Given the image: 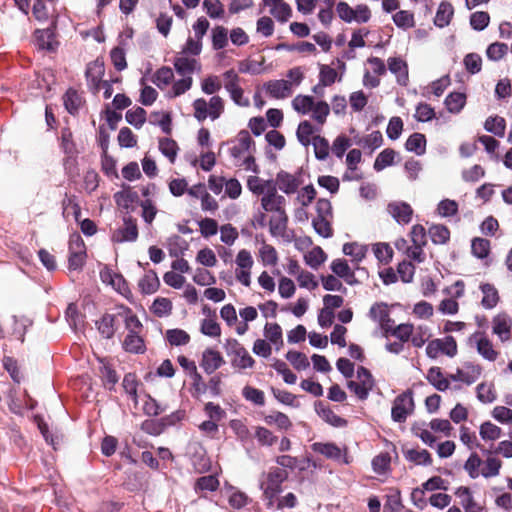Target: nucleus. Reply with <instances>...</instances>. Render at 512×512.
<instances>
[{
  "label": "nucleus",
  "instance_id": "obj_50",
  "mask_svg": "<svg viewBox=\"0 0 512 512\" xmlns=\"http://www.w3.org/2000/svg\"><path fill=\"white\" fill-rule=\"evenodd\" d=\"M200 331L202 334L212 338H218L221 335V327L213 318L203 319L201 321Z\"/></svg>",
  "mask_w": 512,
  "mask_h": 512
},
{
  "label": "nucleus",
  "instance_id": "obj_47",
  "mask_svg": "<svg viewBox=\"0 0 512 512\" xmlns=\"http://www.w3.org/2000/svg\"><path fill=\"white\" fill-rule=\"evenodd\" d=\"M173 79V70L169 67H162L154 74L153 82L160 89H164L173 81Z\"/></svg>",
  "mask_w": 512,
  "mask_h": 512
},
{
  "label": "nucleus",
  "instance_id": "obj_8",
  "mask_svg": "<svg viewBox=\"0 0 512 512\" xmlns=\"http://www.w3.org/2000/svg\"><path fill=\"white\" fill-rule=\"evenodd\" d=\"M414 410V401L410 392H404L393 402L391 416L396 422H404Z\"/></svg>",
  "mask_w": 512,
  "mask_h": 512
},
{
  "label": "nucleus",
  "instance_id": "obj_9",
  "mask_svg": "<svg viewBox=\"0 0 512 512\" xmlns=\"http://www.w3.org/2000/svg\"><path fill=\"white\" fill-rule=\"evenodd\" d=\"M373 387V379L370 372L364 367L357 370V380L350 381L348 388L353 391L360 399H365Z\"/></svg>",
  "mask_w": 512,
  "mask_h": 512
},
{
  "label": "nucleus",
  "instance_id": "obj_21",
  "mask_svg": "<svg viewBox=\"0 0 512 512\" xmlns=\"http://www.w3.org/2000/svg\"><path fill=\"white\" fill-rule=\"evenodd\" d=\"M137 237V224L132 218L125 219L123 227L113 234V240L116 242L135 241Z\"/></svg>",
  "mask_w": 512,
  "mask_h": 512
},
{
  "label": "nucleus",
  "instance_id": "obj_2",
  "mask_svg": "<svg viewBox=\"0 0 512 512\" xmlns=\"http://www.w3.org/2000/svg\"><path fill=\"white\" fill-rule=\"evenodd\" d=\"M288 478L285 468L274 467L260 481V489L263 491V498L269 509L274 508L276 497L282 492V483Z\"/></svg>",
  "mask_w": 512,
  "mask_h": 512
},
{
  "label": "nucleus",
  "instance_id": "obj_33",
  "mask_svg": "<svg viewBox=\"0 0 512 512\" xmlns=\"http://www.w3.org/2000/svg\"><path fill=\"white\" fill-rule=\"evenodd\" d=\"M392 457L389 452H381L372 459L373 471L379 475H385L390 471Z\"/></svg>",
  "mask_w": 512,
  "mask_h": 512
},
{
  "label": "nucleus",
  "instance_id": "obj_20",
  "mask_svg": "<svg viewBox=\"0 0 512 512\" xmlns=\"http://www.w3.org/2000/svg\"><path fill=\"white\" fill-rule=\"evenodd\" d=\"M266 93L275 99H285L292 95L293 90L284 79L271 80L265 84Z\"/></svg>",
  "mask_w": 512,
  "mask_h": 512
},
{
  "label": "nucleus",
  "instance_id": "obj_32",
  "mask_svg": "<svg viewBox=\"0 0 512 512\" xmlns=\"http://www.w3.org/2000/svg\"><path fill=\"white\" fill-rule=\"evenodd\" d=\"M337 71L329 65H322L319 73V84L313 88L315 93H318L320 86H331L337 80Z\"/></svg>",
  "mask_w": 512,
  "mask_h": 512
},
{
  "label": "nucleus",
  "instance_id": "obj_30",
  "mask_svg": "<svg viewBox=\"0 0 512 512\" xmlns=\"http://www.w3.org/2000/svg\"><path fill=\"white\" fill-rule=\"evenodd\" d=\"M316 131L315 126L310 121L304 120L299 123L296 135L302 145L308 146L311 144Z\"/></svg>",
  "mask_w": 512,
  "mask_h": 512
},
{
  "label": "nucleus",
  "instance_id": "obj_59",
  "mask_svg": "<svg viewBox=\"0 0 512 512\" xmlns=\"http://www.w3.org/2000/svg\"><path fill=\"white\" fill-rule=\"evenodd\" d=\"M393 21L396 26L403 29H409L415 25L413 13L407 10H401L394 14Z\"/></svg>",
  "mask_w": 512,
  "mask_h": 512
},
{
  "label": "nucleus",
  "instance_id": "obj_18",
  "mask_svg": "<svg viewBox=\"0 0 512 512\" xmlns=\"http://www.w3.org/2000/svg\"><path fill=\"white\" fill-rule=\"evenodd\" d=\"M251 143L252 140L248 132H240L236 140L233 142V146L230 148L231 156L236 160H241L249 153Z\"/></svg>",
  "mask_w": 512,
  "mask_h": 512
},
{
  "label": "nucleus",
  "instance_id": "obj_12",
  "mask_svg": "<svg viewBox=\"0 0 512 512\" xmlns=\"http://www.w3.org/2000/svg\"><path fill=\"white\" fill-rule=\"evenodd\" d=\"M369 317L377 322L383 331L388 332L392 329L393 321L387 304L382 302L373 304L369 310Z\"/></svg>",
  "mask_w": 512,
  "mask_h": 512
},
{
  "label": "nucleus",
  "instance_id": "obj_3",
  "mask_svg": "<svg viewBox=\"0 0 512 512\" xmlns=\"http://www.w3.org/2000/svg\"><path fill=\"white\" fill-rule=\"evenodd\" d=\"M194 117L202 122L207 118L211 120L218 119L224 111L223 99L219 96H212L207 102L204 98H197L193 104Z\"/></svg>",
  "mask_w": 512,
  "mask_h": 512
},
{
  "label": "nucleus",
  "instance_id": "obj_42",
  "mask_svg": "<svg viewBox=\"0 0 512 512\" xmlns=\"http://www.w3.org/2000/svg\"><path fill=\"white\" fill-rule=\"evenodd\" d=\"M466 103V96L463 93H450L446 99L445 104L449 112L459 113Z\"/></svg>",
  "mask_w": 512,
  "mask_h": 512
},
{
  "label": "nucleus",
  "instance_id": "obj_15",
  "mask_svg": "<svg viewBox=\"0 0 512 512\" xmlns=\"http://www.w3.org/2000/svg\"><path fill=\"white\" fill-rule=\"evenodd\" d=\"M174 67L181 76H190L194 72L201 71V64L196 58L178 54L174 60Z\"/></svg>",
  "mask_w": 512,
  "mask_h": 512
},
{
  "label": "nucleus",
  "instance_id": "obj_27",
  "mask_svg": "<svg viewBox=\"0 0 512 512\" xmlns=\"http://www.w3.org/2000/svg\"><path fill=\"white\" fill-rule=\"evenodd\" d=\"M138 286L142 293L144 294H153L155 293L159 286L160 281L155 271L149 270L144 276L139 280Z\"/></svg>",
  "mask_w": 512,
  "mask_h": 512
},
{
  "label": "nucleus",
  "instance_id": "obj_23",
  "mask_svg": "<svg viewBox=\"0 0 512 512\" xmlns=\"http://www.w3.org/2000/svg\"><path fill=\"white\" fill-rule=\"evenodd\" d=\"M100 276L103 282L110 284L120 294L126 295L129 292L127 283L122 275L105 269L101 271Z\"/></svg>",
  "mask_w": 512,
  "mask_h": 512
},
{
  "label": "nucleus",
  "instance_id": "obj_37",
  "mask_svg": "<svg viewBox=\"0 0 512 512\" xmlns=\"http://www.w3.org/2000/svg\"><path fill=\"white\" fill-rule=\"evenodd\" d=\"M455 495L459 498V503L465 512H472L471 509L475 508V504L478 503L468 487L461 486L457 488Z\"/></svg>",
  "mask_w": 512,
  "mask_h": 512
},
{
  "label": "nucleus",
  "instance_id": "obj_53",
  "mask_svg": "<svg viewBox=\"0 0 512 512\" xmlns=\"http://www.w3.org/2000/svg\"><path fill=\"white\" fill-rule=\"evenodd\" d=\"M479 433L483 440L495 441L500 438L501 429L497 425L487 421L480 426Z\"/></svg>",
  "mask_w": 512,
  "mask_h": 512
},
{
  "label": "nucleus",
  "instance_id": "obj_62",
  "mask_svg": "<svg viewBox=\"0 0 512 512\" xmlns=\"http://www.w3.org/2000/svg\"><path fill=\"white\" fill-rule=\"evenodd\" d=\"M286 359L297 370H305L309 367L310 363L307 356L298 351H289L286 354Z\"/></svg>",
  "mask_w": 512,
  "mask_h": 512
},
{
  "label": "nucleus",
  "instance_id": "obj_45",
  "mask_svg": "<svg viewBox=\"0 0 512 512\" xmlns=\"http://www.w3.org/2000/svg\"><path fill=\"white\" fill-rule=\"evenodd\" d=\"M150 122L159 126L166 134L171 132L172 119L168 112L159 111L151 113Z\"/></svg>",
  "mask_w": 512,
  "mask_h": 512
},
{
  "label": "nucleus",
  "instance_id": "obj_5",
  "mask_svg": "<svg viewBox=\"0 0 512 512\" xmlns=\"http://www.w3.org/2000/svg\"><path fill=\"white\" fill-rule=\"evenodd\" d=\"M457 351V343L452 336L431 340L426 346V355L431 359H436L440 355L453 358Z\"/></svg>",
  "mask_w": 512,
  "mask_h": 512
},
{
  "label": "nucleus",
  "instance_id": "obj_56",
  "mask_svg": "<svg viewBox=\"0 0 512 512\" xmlns=\"http://www.w3.org/2000/svg\"><path fill=\"white\" fill-rule=\"evenodd\" d=\"M429 235L435 244H445L450 238V232L444 225H433L429 228Z\"/></svg>",
  "mask_w": 512,
  "mask_h": 512
},
{
  "label": "nucleus",
  "instance_id": "obj_57",
  "mask_svg": "<svg viewBox=\"0 0 512 512\" xmlns=\"http://www.w3.org/2000/svg\"><path fill=\"white\" fill-rule=\"evenodd\" d=\"M484 127L488 132L493 133L496 136H503L505 133L506 123L502 117H489L485 121Z\"/></svg>",
  "mask_w": 512,
  "mask_h": 512
},
{
  "label": "nucleus",
  "instance_id": "obj_19",
  "mask_svg": "<svg viewBox=\"0 0 512 512\" xmlns=\"http://www.w3.org/2000/svg\"><path fill=\"white\" fill-rule=\"evenodd\" d=\"M389 71L396 76L400 85L405 86L408 83V66L400 57H390L387 60Z\"/></svg>",
  "mask_w": 512,
  "mask_h": 512
},
{
  "label": "nucleus",
  "instance_id": "obj_28",
  "mask_svg": "<svg viewBox=\"0 0 512 512\" xmlns=\"http://www.w3.org/2000/svg\"><path fill=\"white\" fill-rule=\"evenodd\" d=\"M35 38L38 48L42 50L53 51L57 45L51 29L37 30Z\"/></svg>",
  "mask_w": 512,
  "mask_h": 512
},
{
  "label": "nucleus",
  "instance_id": "obj_34",
  "mask_svg": "<svg viewBox=\"0 0 512 512\" xmlns=\"http://www.w3.org/2000/svg\"><path fill=\"white\" fill-rule=\"evenodd\" d=\"M326 259V253L319 246L313 247L304 255L305 263L313 269L319 268Z\"/></svg>",
  "mask_w": 512,
  "mask_h": 512
},
{
  "label": "nucleus",
  "instance_id": "obj_22",
  "mask_svg": "<svg viewBox=\"0 0 512 512\" xmlns=\"http://www.w3.org/2000/svg\"><path fill=\"white\" fill-rule=\"evenodd\" d=\"M332 272L339 278H342L347 284L352 285L356 282L353 269L344 259H335L331 262Z\"/></svg>",
  "mask_w": 512,
  "mask_h": 512
},
{
  "label": "nucleus",
  "instance_id": "obj_51",
  "mask_svg": "<svg viewBox=\"0 0 512 512\" xmlns=\"http://www.w3.org/2000/svg\"><path fill=\"white\" fill-rule=\"evenodd\" d=\"M463 383L472 384L481 375V368L478 365L472 363H465L461 368Z\"/></svg>",
  "mask_w": 512,
  "mask_h": 512
},
{
  "label": "nucleus",
  "instance_id": "obj_10",
  "mask_svg": "<svg viewBox=\"0 0 512 512\" xmlns=\"http://www.w3.org/2000/svg\"><path fill=\"white\" fill-rule=\"evenodd\" d=\"M70 255L68 259V267L70 270H79L82 268L85 259V245L79 236L72 237L70 240Z\"/></svg>",
  "mask_w": 512,
  "mask_h": 512
},
{
  "label": "nucleus",
  "instance_id": "obj_54",
  "mask_svg": "<svg viewBox=\"0 0 512 512\" xmlns=\"http://www.w3.org/2000/svg\"><path fill=\"white\" fill-rule=\"evenodd\" d=\"M471 250L475 257L486 258L490 252V242L484 238H474L471 243Z\"/></svg>",
  "mask_w": 512,
  "mask_h": 512
},
{
  "label": "nucleus",
  "instance_id": "obj_35",
  "mask_svg": "<svg viewBox=\"0 0 512 512\" xmlns=\"http://www.w3.org/2000/svg\"><path fill=\"white\" fill-rule=\"evenodd\" d=\"M258 256L263 266H275L278 263L277 251L270 244L263 243L259 248Z\"/></svg>",
  "mask_w": 512,
  "mask_h": 512
},
{
  "label": "nucleus",
  "instance_id": "obj_41",
  "mask_svg": "<svg viewBox=\"0 0 512 512\" xmlns=\"http://www.w3.org/2000/svg\"><path fill=\"white\" fill-rule=\"evenodd\" d=\"M273 186L271 181L262 180L258 176H249L247 179L248 189L256 195L265 194Z\"/></svg>",
  "mask_w": 512,
  "mask_h": 512
},
{
  "label": "nucleus",
  "instance_id": "obj_16",
  "mask_svg": "<svg viewBox=\"0 0 512 512\" xmlns=\"http://www.w3.org/2000/svg\"><path fill=\"white\" fill-rule=\"evenodd\" d=\"M225 363L222 355L211 348L203 351L200 366L207 374H212Z\"/></svg>",
  "mask_w": 512,
  "mask_h": 512
},
{
  "label": "nucleus",
  "instance_id": "obj_46",
  "mask_svg": "<svg viewBox=\"0 0 512 512\" xmlns=\"http://www.w3.org/2000/svg\"><path fill=\"white\" fill-rule=\"evenodd\" d=\"M123 347L128 352L139 353L144 350V342L139 333H128Z\"/></svg>",
  "mask_w": 512,
  "mask_h": 512
},
{
  "label": "nucleus",
  "instance_id": "obj_38",
  "mask_svg": "<svg viewBox=\"0 0 512 512\" xmlns=\"http://www.w3.org/2000/svg\"><path fill=\"white\" fill-rule=\"evenodd\" d=\"M432 334L430 328L426 325L413 326V334L411 343L414 347L421 348L430 338Z\"/></svg>",
  "mask_w": 512,
  "mask_h": 512
},
{
  "label": "nucleus",
  "instance_id": "obj_11",
  "mask_svg": "<svg viewBox=\"0 0 512 512\" xmlns=\"http://www.w3.org/2000/svg\"><path fill=\"white\" fill-rule=\"evenodd\" d=\"M285 198L277 193L275 186L270 187L261 198V207L266 212L279 213L285 211Z\"/></svg>",
  "mask_w": 512,
  "mask_h": 512
},
{
  "label": "nucleus",
  "instance_id": "obj_63",
  "mask_svg": "<svg viewBox=\"0 0 512 512\" xmlns=\"http://www.w3.org/2000/svg\"><path fill=\"white\" fill-rule=\"evenodd\" d=\"M373 252L376 258L382 263H389L393 257V250L387 243H376L373 245Z\"/></svg>",
  "mask_w": 512,
  "mask_h": 512
},
{
  "label": "nucleus",
  "instance_id": "obj_49",
  "mask_svg": "<svg viewBox=\"0 0 512 512\" xmlns=\"http://www.w3.org/2000/svg\"><path fill=\"white\" fill-rule=\"evenodd\" d=\"M166 339L171 345L180 346L188 344L190 336L182 329H170L166 332Z\"/></svg>",
  "mask_w": 512,
  "mask_h": 512
},
{
  "label": "nucleus",
  "instance_id": "obj_17",
  "mask_svg": "<svg viewBox=\"0 0 512 512\" xmlns=\"http://www.w3.org/2000/svg\"><path fill=\"white\" fill-rule=\"evenodd\" d=\"M492 331L501 341H507L511 336V319L506 313L497 314L492 320Z\"/></svg>",
  "mask_w": 512,
  "mask_h": 512
},
{
  "label": "nucleus",
  "instance_id": "obj_13",
  "mask_svg": "<svg viewBox=\"0 0 512 512\" xmlns=\"http://www.w3.org/2000/svg\"><path fill=\"white\" fill-rule=\"evenodd\" d=\"M387 212L397 223L402 225L408 224L413 215L411 206L402 201H393L389 203L387 206Z\"/></svg>",
  "mask_w": 512,
  "mask_h": 512
},
{
  "label": "nucleus",
  "instance_id": "obj_64",
  "mask_svg": "<svg viewBox=\"0 0 512 512\" xmlns=\"http://www.w3.org/2000/svg\"><path fill=\"white\" fill-rule=\"evenodd\" d=\"M508 46L504 43L495 42L488 46L486 56L492 61L501 60L507 53Z\"/></svg>",
  "mask_w": 512,
  "mask_h": 512
},
{
  "label": "nucleus",
  "instance_id": "obj_26",
  "mask_svg": "<svg viewBox=\"0 0 512 512\" xmlns=\"http://www.w3.org/2000/svg\"><path fill=\"white\" fill-rule=\"evenodd\" d=\"M346 256L351 257L354 267H358L359 263L365 258L367 247L357 242L345 243L342 248Z\"/></svg>",
  "mask_w": 512,
  "mask_h": 512
},
{
  "label": "nucleus",
  "instance_id": "obj_60",
  "mask_svg": "<svg viewBox=\"0 0 512 512\" xmlns=\"http://www.w3.org/2000/svg\"><path fill=\"white\" fill-rule=\"evenodd\" d=\"M501 462L498 458L489 455L485 461H483L482 476L488 478L499 474Z\"/></svg>",
  "mask_w": 512,
  "mask_h": 512
},
{
  "label": "nucleus",
  "instance_id": "obj_6",
  "mask_svg": "<svg viewBox=\"0 0 512 512\" xmlns=\"http://www.w3.org/2000/svg\"><path fill=\"white\" fill-rule=\"evenodd\" d=\"M336 11L338 16L348 23H366L371 18V11L365 4H359L352 8L346 2H340L337 5Z\"/></svg>",
  "mask_w": 512,
  "mask_h": 512
},
{
  "label": "nucleus",
  "instance_id": "obj_39",
  "mask_svg": "<svg viewBox=\"0 0 512 512\" xmlns=\"http://www.w3.org/2000/svg\"><path fill=\"white\" fill-rule=\"evenodd\" d=\"M427 380L439 391H445L449 387V381L443 376L438 367L429 369Z\"/></svg>",
  "mask_w": 512,
  "mask_h": 512
},
{
  "label": "nucleus",
  "instance_id": "obj_48",
  "mask_svg": "<svg viewBox=\"0 0 512 512\" xmlns=\"http://www.w3.org/2000/svg\"><path fill=\"white\" fill-rule=\"evenodd\" d=\"M192 280L199 286H211L216 283V277L209 270L197 268L194 271Z\"/></svg>",
  "mask_w": 512,
  "mask_h": 512
},
{
  "label": "nucleus",
  "instance_id": "obj_7",
  "mask_svg": "<svg viewBox=\"0 0 512 512\" xmlns=\"http://www.w3.org/2000/svg\"><path fill=\"white\" fill-rule=\"evenodd\" d=\"M227 354L232 356V366L239 369L252 368L255 364L254 359L244 346L236 339H229L226 342Z\"/></svg>",
  "mask_w": 512,
  "mask_h": 512
},
{
  "label": "nucleus",
  "instance_id": "obj_24",
  "mask_svg": "<svg viewBox=\"0 0 512 512\" xmlns=\"http://www.w3.org/2000/svg\"><path fill=\"white\" fill-rule=\"evenodd\" d=\"M479 288L482 293L481 305L485 309L494 308L500 299L496 287L490 283H481Z\"/></svg>",
  "mask_w": 512,
  "mask_h": 512
},
{
  "label": "nucleus",
  "instance_id": "obj_55",
  "mask_svg": "<svg viewBox=\"0 0 512 512\" xmlns=\"http://www.w3.org/2000/svg\"><path fill=\"white\" fill-rule=\"evenodd\" d=\"M331 222L332 219L313 218L312 225L319 236L323 238H330L333 235Z\"/></svg>",
  "mask_w": 512,
  "mask_h": 512
},
{
  "label": "nucleus",
  "instance_id": "obj_44",
  "mask_svg": "<svg viewBox=\"0 0 512 512\" xmlns=\"http://www.w3.org/2000/svg\"><path fill=\"white\" fill-rule=\"evenodd\" d=\"M212 46L215 50L223 49L228 44V31L223 26H216L211 31Z\"/></svg>",
  "mask_w": 512,
  "mask_h": 512
},
{
  "label": "nucleus",
  "instance_id": "obj_58",
  "mask_svg": "<svg viewBox=\"0 0 512 512\" xmlns=\"http://www.w3.org/2000/svg\"><path fill=\"white\" fill-rule=\"evenodd\" d=\"M196 262L204 267H214L217 264V257L211 248L205 247L198 251Z\"/></svg>",
  "mask_w": 512,
  "mask_h": 512
},
{
  "label": "nucleus",
  "instance_id": "obj_52",
  "mask_svg": "<svg viewBox=\"0 0 512 512\" xmlns=\"http://www.w3.org/2000/svg\"><path fill=\"white\" fill-rule=\"evenodd\" d=\"M405 458L416 465H428L431 458L427 450H403Z\"/></svg>",
  "mask_w": 512,
  "mask_h": 512
},
{
  "label": "nucleus",
  "instance_id": "obj_14",
  "mask_svg": "<svg viewBox=\"0 0 512 512\" xmlns=\"http://www.w3.org/2000/svg\"><path fill=\"white\" fill-rule=\"evenodd\" d=\"M263 5L269 8V13L281 23L292 17V8L284 0H262Z\"/></svg>",
  "mask_w": 512,
  "mask_h": 512
},
{
  "label": "nucleus",
  "instance_id": "obj_29",
  "mask_svg": "<svg viewBox=\"0 0 512 512\" xmlns=\"http://www.w3.org/2000/svg\"><path fill=\"white\" fill-rule=\"evenodd\" d=\"M276 182L279 189L286 194L296 192L299 187V181L297 178L286 172L279 173L277 175Z\"/></svg>",
  "mask_w": 512,
  "mask_h": 512
},
{
  "label": "nucleus",
  "instance_id": "obj_1",
  "mask_svg": "<svg viewBox=\"0 0 512 512\" xmlns=\"http://www.w3.org/2000/svg\"><path fill=\"white\" fill-rule=\"evenodd\" d=\"M291 106L295 112L303 116H309L317 125L323 126L330 115V105L311 95L298 94L292 101Z\"/></svg>",
  "mask_w": 512,
  "mask_h": 512
},
{
  "label": "nucleus",
  "instance_id": "obj_61",
  "mask_svg": "<svg viewBox=\"0 0 512 512\" xmlns=\"http://www.w3.org/2000/svg\"><path fill=\"white\" fill-rule=\"evenodd\" d=\"M125 118L129 124L139 129L145 123L146 111L141 107H137L136 109L128 110Z\"/></svg>",
  "mask_w": 512,
  "mask_h": 512
},
{
  "label": "nucleus",
  "instance_id": "obj_40",
  "mask_svg": "<svg viewBox=\"0 0 512 512\" xmlns=\"http://www.w3.org/2000/svg\"><path fill=\"white\" fill-rule=\"evenodd\" d=\"M476 346L478 353L489 361H494L498 353L494 350L492 343L485 337H477Z\"/></svg>",
  "mask_w": 512,
  "mask_h": 512
},
{
  "label": "nucleus",
  "instance_id": "obj_31",
  "mask_svg": "<svg viewBox=\"0 0 512 512\" xmlns=\"http://www.w3.org/2000/svg\"><path fill=\"white\" fill-rule=\"evenodd\" d=\"M264 336L277 350L283 346L282 329L277 323H267L264 327Z\"/></svg>",
  "mask_w": 512,
  "mask_h": 512
},
{
  "label": "nucleus",
  "instance_id": "obj_36",
  "mask_svg": "<svg viewBox=\"0 0 512 512\" xmlns=\"http://www.w3.org/2000/svg\"><path fill=\"white\" fill-rule=\"evenodd\" d=\"M160 152L168 158L170 163H174L178 154L179 147L173 139L161 138L158 143Z\"/></svg>",
  "mask_w": 512,
  "mask_h": 512
},
{
  "label": "nucleus",
  "instance_id": "obj_25",
  "mask_svg": "<svg viewBox=\"0 0 512 512\" xmlns=\"http://www.w3.org/2000/svg\"><path fill=\"white\" fill-rule=\"evenodd\" d=\"M454 16V7L448 1H442L436 11L434 24L439 28L448 26Z\"/></svg>",
  "mask_w": 512,
  "mask_h": 512
},
{
  "label": "nucleus",
  "instance_id": "obj_4",
  "mask_svg": "<svg viewBox=\"0 0 512 512\" xmlns=\"http://www.w3.org/2000/svg\"><path fill=\"white\" fill-rule=\"evenodd\" d=\"M235 265L234 276L236 281L249 288L252 283L251 275L254 266L252 253L247 249L239 250L235 257Z\"/></svg>",
  "mask_w": 512,
  "mask_h": 512
},
{
  "label": "nucleus",
  "instance_id": "obj_43",
  "mask_svg": "<svg viewBox=\"0 0 512 512\" xmlns=\"http://www.w3.org/2000/svg\"><path fill=\"white\" fill-rule=\"evenodd\" d=\"M405 146L408 151L422 155L425 152L426 146L425 136L420 133H414L407 139Z\"/></svg>",
  "mask_w": 512,
  "mask_h": 512
}]
</instances>
